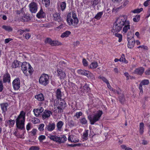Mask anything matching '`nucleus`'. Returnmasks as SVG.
I'll list each match as a JSON object with an SVG mask.
<instances>
[{
    "instance_id": "nucleus-51",
    "label": "nucleus",
    "mask_w": 150,
    "mask_h": 150,
    "mask_svg": "<svg viewBox=\"0 0 150 150\" xmlns=\"http://www.w3.org/2000/svg\"><path fill=\"white\" fill-rule=\"evenodd\" d=\"M73 136L70 135L69 136V137L68 138V139L69 141H71V142H76V141H75L73 139L72 137Z\"/></svg>"
},
{
    "instance_id": "nucleus-32",
    "label": "nucleus",
    "mask_w": 150,
    "mask_h": 150,
    "mask_svg": "<svg viewBox=\"0 0 150 150\" xmlns=\"http://www.w3.org/2000/svg\"><path fill=\"white\" fill-rule=\"evenodd\" d=\"M56 96L57 98H61L62 96L61 92L59 89H57L56 92Z\"/></svg>"
},
{
    "instance_id": "nucleus-19",
    "label": "nucleus",
    "mask_w": 150,
    "mask_h": 150,
    "mask_svg": "<svg viewBox=\"0 0 150 150\" xmlns=\"http://www.w3.org/2000/svg\"><path fill=\"white\" fill-rule=\"evenodd\" d=\"M0 106L3 113H4V114L7 111V108L8 106V104L7 103H3L1 104Z\"/></svg>"
},
{
    "instance_id": "nucleus-9",
    "label": "nucleus",
    "mask_w": 150,
    "mask_h": 150,
    "mask_svg": "<svg viewBox=\"0 0 150 150\" xmlns=\"http://www.w3.org/2000/svg\"><path fill=\"white\" fill-rule=\"evenodd\" d=\"M127 16L126 15H122L119 16L117 19L116 21L119 22V23L123 26L125 24L126 22L129 21L127 20Z\"/></svg>"
},
{
    "instance_id": "nucleus-15",
    "label": "nucleus",
    "mask_w": 150,
    "mask_h": 150,
    "mask_svg": "<svg viewBox=\"0 0 150 150\" xmlns=\"http://www.w3.org/2000/svg\"><path fill=\"white\" fill-rule=\"evenodd\" d=\"M43 108L41 107H40L38 109H35L33 110V112L35 115L37 117L39 116L40 113H42L43 111Z\"/></svg>"
},
{
    "instance_id": "nucleus-57",
    "label": "nucleus",
    "mask_w": 150,
    "mask_h": 150,
    "mask_svg": "<svg viewBox=\"0 0 150 150\" xmlns=\"http://www.w3.org/2000/svg\"><path fill=\"white\" fill-rule=\"evenodd\" d=\"M2 28L8 31H9V27L8 26L3 25L2 26Z\"/></svg>"
},
{
    "instance_id": "nucleus-55",
    "label": "nucleus",
    "mask_w": 150,
    "mask_h": 150,
    "mask_svg": "<svg viewBox=\"0 0 150 150\" xmlns=\"http://www.w3.org/2000/svg\"><path fill=\"white\" fill-rule=\"evenodd\" d=\"M31 123L30 122L28 123L26 127V128L27 130L29 131L30 129L31 128Z\"/></svg>"
},
{
    "instance_id": "nucleus-16",
    "label": "nucleus",
    "mask_w": 150,
    "mask_h": 150,
    "mask_svg": "<svg viewBox=\"0 0 150 150\" xmlns=\"http://www.w3.org/2000/svg\"><path fill=\"white\" fill-rule=\"evenodd\" d=\"M52 113L50 111L45 110L42 113V117L43 119L47 118L50 117V114Z\"/></svg>"
},
{
    "instance_id": "nucleus-23",
    "label": "nucleus",
    "mask_w": 150,
    "mask_h": 150,
    "mask_svg": "<svg viewBox=\"0 0 150 150\" xmlns=\"http://www.w3.org/2000/svg\"><path fill=\"white\" fill-rule=\"evenodd\" d=\"M21 65V63L19 61L16 60H15L12 63L11 67L13 68H16L20 67Z\"/></svg>"
},
{
    "instance_id": "nucleus-26",
    "label": "nucleus",
    "mask_w": 150,
    "mask_h": 150,
    "mask_svg": "<svg viewBox=\"0 0 150 150\" xmlns=\"http://www.w3.org/2000/svg\"><path fill=\"white\" fill-rule=\"evenodd\" d=\"M59 137L58 142L59 143H63L67 140V138L64 135Z\"/></svg>"
},
{
    "instance_id": "nucleus-24",
    "label": "nucleus",
    "mask_w": 150,
    "mask_h": 150,
    "mask_svg": "<svg viewBox=\"0 0 150 150\" xmlns=\"http://www.w3.org/2000/svg\"><path fill=\"white\" fill-rule=\"evenodd\" d=\"M35 98L39 101H42L44 100L43 95L42 93L39 94L35 96Z\"/></svg>"
},
{
    "instance_id": "nucleus-62",
    "label": "nucleus",
    "mask_w": 150,
    "mask_h": 150,
    "mask_svg": "<svg viewBox=\"0 0 150 150\" xmlns=\"http://www.w3.org/2000/svg\"><path fill=\"white\" fill-rule=\"evenodd\" d=\"M25 37L26 39H28L30 38V35L29 33H27L25 34Z\"/></svg>"
},
{
    "instance_id": "nucleus-4",
    "label": "nucleus",
    "mask_w": 150,
    "mask_h": 150,
    "mask_svg": "<svg viewBox=\"0 0 150 150\" xmlns=\"http://www.w3.org/2000/svg\"><path fill=\"white\" fill-rule=\"evenodd\" d=\"M39 82L40 84L46 86L49 83L48 75L45 74H42L40 78Z\"/></svg>"
},
{
    "instance_id": "nucleus-41",
    "label": "nucleus",
    "mask_w": 150,
    "mask_h": 150,
    "mask_svg": "<svg viewBox=\"0 0 150 150\" xmlns=\"http://www.w3.org/2000/svg\"><path fill=\"white\" fill-rule=\"evenodd\" d=\"M61 43L57 40H52V45L51 46H56L61 45Z\"/></svg>"
},
{
    "instance_id": "nucleus-40",
    "label": "nucleus",
    "mask_w": 150,
    "mask_h": 150,
    "mask_svg": "<svg viewBox=\"0 0 150 150\" xmlns=\"http://www.w3.org/2000/svg\"><path fill=\"white\" fill-rule=\"evenodd\" d=\"M149 83V81L148 80H144L142 81L140 83V84L142 85H147Z\"/></svg>"
},
{
    "instance_id": "nucleus-2",
    "label": "nucleus",
    "mask_w": 150,
    "mask_h": 150,
    "mask_svg": "<svg viewBox=\"0 0 150 150\" xmlns=\"http://www.w3.org/2000/svg\"><path fill=\"white\" fill-rule=\"evenodd\" d=\"M22 70L23 73L26 76L29 75H31L33 71V69L32 68L31 65L29 63L26 62H23L21 64Z\"/></svg>"
},
{
    "instance_id": "nucleus-29",
    "label": "nucleus",
    "mask_w": 150,
    "mask_h": 150,
    "mask_svg": "<svg viewBox=\"0 0 150 150\" xmlns=\"http://www.w3.org/2000/svg\"><path fill=\"white\" fill-rule=\"evenodd\" d=\"M77 72L79 74L86 76V75H87V73H88V71L85 70L80 69L78 70Z\"/></svg>"
},
{
    "instance_id": "nucleus-39",
    "label": "nucleus",
    "mask_w": 150,
    "mask_h": 150,
    "mask_svg": "<svg viewBox=\"0 0 150 150\" xmlns=\"http://www.w3.org/2000/svg\"><path fill=\"white\" fill-rule=\"evenodd\" d=\"M87 75L86 76L87 77L90 78L91 79H93L94 78V76L91 73V72L88 71V73H87Z\"/></svg>"
},
{
    "instance_id": "nucleus-12",
    "label": "nucleus",
    "mask_w": 150,
    "mask_h": 150,
    "mask_svg": "<svg viewBox=\"0 0 150 150\" xmlns=\"http://www.w3.org/2000/svg\"><path fill=\"white\" fill-rule=\"evenodd\" d=\"M55 127V123L50 122L48 125H46L45 129H47L48 131H51L54 129Z\"/></svg>"
},
{
    "instance_id": "nucleus-17",
    "label": "nucleus",
    "mask_w": 150,
    "mask_h": 150,
    "mask_svg": "<svg viewBox=\"0 0 150 150\" xmlns=\"http://www.w3.org/2000/svg\"><path fill=\"white\" fill-rule=\"evenodd\" d=\"M45 16V13L44 12L42 8L41 7L40 10L37 13L36 16L39 18H44Z\"/></svg>"
},
{
    "instance_id": "nucleus-59",
    "label": "nucleus",
    "mask_w": 150,
    "mask_h": 150,
    "mask_svg": "<svg viewBox=\"0 0 150 150\" xmlns=\"http://www.w3.org/2000/svg\"><path fill=\"white\" fill-rule=\"evenodd\" d=\"M98 3V0H93V5L94 6L97 5Z\"/></svg>"
},
{
    "instance_id": "nucleus-58",
    "label": "nucleus",
    "mask_w": 150,
    "mask_h": 150,
    "mask_svg": "<svg viewBox=\"0 0 150 150\" xmlns=\"http://www.w3.org/2000/svg\"><path fill=\"white\" fill-rule=\"evenodd\" d=\"M3 88L2 82L1 80H0V92H1Z\"/></svg>"
},
{
    "instance_id": "nucleus-6",
    "label": "nucleus",
    "mask_w": 150,
    "mask_h": 150,
    "mask_svg": "<svg viewBox=\"0 0 150 150\" xmlns=\"http://www.w3.org/2000/svg\"><path fill=\"white\" fill-rule=\"evenodd\" d=\"M123 25L116 21L113 25L112 32L113 33L115 32H118L121 30Z\"/></svg>"
},
{
    "instance_id": "nucleus-44",
    "label": "nucleus",
    "mask_w": 150,
    "mask_h": 150,
    "mask_svg": "<svg viewBox=\"0 0 150 150\" xmlns=\"http://www.w3.org/2000/svg\"><path fill=\"white\" fill-rule=\"evenodd\" d=\"M83 113L82 112L80 111L79 112H77L75 115H74V117H76L77 119H78L80 118V116H81L82 115Z\"/></svg>"
},
{
    "instance_id": "nucleus-1",
    "label": "nucleus",
    "mask_w": 150,
    "mask_h": 150,
    "mask_svg": "<svg viewBox=\"0 0 150 150\" xmlns=\"http://www.w3.org/2000/svg\"><path fill=\"white\" fill-rule=\"evenodd\" d=\"M25 113L23 111L21 112L20 113L16 119L17 127L21 130L25 129Z\"/></svg>"
},
{
    "instance_id": "nucleus-13",
    "label": "nucleus",
    "mask_w": 150,
    "mask_h": 150,
    "mask_svg": "<svg viewBox=\"0 0 150 150\" xmlns=\"http://www.w3.org/2000/svg\"><path fill=\"white\" fill-rule=\"evenodd\" d=\"M58 76L59 77L61 80H63L66 77V75L65 72L61 69L57 70Z\"/></svg>"
},
{
    "instance_id": "nucleus-25",
    "label": "nucleus",
    "mask_w": 150,
    "mask_h": 150,
    "mask_svg": "<svg viewBox=\"0 0 150 150\" xmlns=\"http://www.w3.org/2000/svg\"><path fill=\"white\" fill-rule=\"evenodd\" d=\"M58 6H59L61 8L62 11H63L65 9L66 7V3L65 2H59L58 3Z\"/></svg>"
},
{
    "instance_id": "nucleus-47",
    "label": "nucleus",
    "mask_w": 150,
    "mask_h": 150,
    "mask_svg": "<svg viewBox=\"0 0 150 150\" xmlns=\"http://www.w3.org/2000/svg\"><path fill=\"white\" fill-rule=\"evenodd\" d=\"M83 87L84 90L86 91V92L89 91L90 90V88L89 87L88 85L87 84L85 85Z\"/></svg>"
},
{
    "instance_id": "nucleus-43",
    "label": "nucleus",
    "mask_w": 150,
    "mask_h": 150,
    "mask_svg": "<svg viewBox=\"0 0 150 150\" xmlns=\"http://www.w3.org/2000/svg\"><path fill=\"white\" fill-rule=\"evenodd\" d=\"M140 16L137 15H136L133 19V21L135 22H138L139 20Z\"/></svg>"
},
{
    "instance_id": "nucleus-20",
    "label": "nucleus",
    "mask_w": 150,
    "mask_h": 150,
    "mask_svg": "<svg viewBox=\"0 0 150 150\" xmlns=\"http://www.w3.org/2000/svg\"><path fill=\"white\" fill-rule=\"evenodd\" d=\"M130 23L129 21L127 22L125 24L124 27L123 28V31L124 33H126L127 32L128 30L130 28Z\"/></svg>"
},
{
    "instance_id": "nucleus-45",
    "label": "nucleus",
    "mask_w": 150,
    "mask_h": 150,
    "mask_svg": "<svg viewBox=\"0 0 150 150\" xmlns=\"http://www.w3.org/2000/svg\"><path fill=\"white\" fill-rule=\"evenodd\" d=\"M98 78L100 79L103 81L105 83L107 84L109 82L108 81L105 77L103 76H99L98 77Z\"/></svg>"
},
{
    "instance_id": "nucleus-38",
    "label": "nucleus",
    "mask_w": 150,
    "mask_h": 150,
    "mask_svg": "<svg viewBox=\"0 0 150 150\" xmlns=\"http://www.w3.org/2000/svg\"><path fill=\"white\" fill-rule=\"evenodd\" d=\"M98 63L97 62H92L90 65L91 68L95 69L98 66Z\"/></svg>"
},
{
    "instance_id": "nucleus-31",
    "label": "nucleus",
    "mask_w": 150,
    "mask_h": 150,
    "mask_svg": "<svg viewBox=\"0 0 150 150\" xmlns=\"http://www.w3.org/2000/svg\"><path fill=\"white\" fill-rule=\"evenodd\" d=\"M42 2L46 7H48L50 5V0H42Z\"/></svg>"
},
{
    "instance_id": "nucleus-18",
    "label": "nucleus",
    "mask_w": 150,
    "mask_h": 150,
    "mask_svg": "<svg viewBox=\"0 0 150 150\" xmlns=\"http://www.w3.org/2000/svg\"><path fill=\"white\" fill-rule=\"evenodd\" d=\"M53 17L54 20L56 21L59 22L61 21V18L59 14L58 13H55L53 14Z\"/></svg>"
},
{
    "instance_id": "nucleus-7",
    "label": "nucleus",
    "mask_w": 150,
    "mask_h": 150,
    "mask_svg": "<svg viewBox=\"0 0 150 150\" xmlns=\"http://www.w3.org/2000/svg\"><path fill=\"white\" fill-rule=\"evenodd\" d=\"M128 40V47L129 48H132L133 47L135 44V41L133 37V35L131 34V37H129V34H128V37L127 38Z\"/></svg>"
},
{
    "instance_id": "nucleus-61",
    "label": "nucleus",
    "mask_w": 150,
    "mask_h": 150,
    "mask_svg": "<svg viewBox=\"0 0 150 150\" xmlns=\"http://www.w3.org/2000/svg\"><path fill=\"white\" fill-rule=\"evenodd\" d=\"M72 18L74 19H78L76 17V14L74 13H72Z\"/></svg>"
},
{
    "instance_id": "nucleus-28",
    "label": "nucleus",
    "mask_w": 150,
    "mask_h": 150,
    "mask_svg": "<svg viewBox=\"0 0 150 150\" xmlns=\"http://www.w3.org/2000/svg\"><path fill=\"white\" fill-rule=\"evenodd\" d=\"M144 125L143 122L140 123L139 125V133L141 134H142L144 132Z\"/></svg>"
},
{
    "instance_id": "nucleus-63",
    "label": "nucleus",
    "mask_w": 150,
    "mask_h": 150,
    "mask_svg": "<svg viewBox=\"0 0 150 150\" xmlns=\"http://www.w3.org/2000/svg\"><path fill=\"white\" fill-rule=\"evenodd\" d=\"M11 117L12 118V119L14 120L16 118V113H13V114H12L11 116Z\"/></svg>"
},
{
    "instance_id": "nucleus-8",
    "label": "nucleus",
    "mask_w": 150,
    "mask_h": 150,
    "mask_svg": "<svg viewBox=\"0 0 150 150\" xmlns=\"http://www.w3.org/2000/svg\"><path fill=\"white\" fill-rule=\"evenodd\" d=\"M38 6L37 4L34 2L31 3L29 5L30 11L32 13H36L38 10Z\"/></svg>"
},
{
    "instance_id": "nucleus-30",
    "label": "nucleus",
    "mask_w": 150,
    "mask_h": 150,
    "mask_svg": "<svg viewBox=\"0 0 150 150\" xmlns=\"http://www.w3.org/2000/svg\"><path fill=\"white\" fill-rule=\"evenodd\" d=\"M71 34V32L69 31H66L63 33L61 36V37L64 38V37H68Z\"/></svg>"
},
{
    "instance_id": "nucleus-60",
    "label": "nucleus",
    "mask_w": 150,
    "mask_h": 150,
    "mask_svg": "<svg viewBox=\"0 0 150 150\" xmlns=\"http://www.w3.org/2000/svg\"><path fill=\"white\" fill-rule=\"evenodd\" d=\"M138 48H142L144 50H147V47L144 45H141L138 46L137 47Z\"/></svg>"
},
{
    "instance_id": "nucleus-3",
    "label": "nucleus",
    "mask_w": 150,
    "mask_h": 150,
    "mask_svg": "<svg viewBox=\"0 0 150 150\" xmlns=\"http://www.w3.org/2000/svg\"><path fill=\"white\" fill-rule=\"evenodd\" d=\"M102 113V111L99 110L97 113L94 114L93 116L91 115H89L88 116V118L90 121L91 124L93 125L96 122L98 121Z\"/></svg>"
},
{
    "instance_id": "nucleus-11",
    "label": "nucleus",
    "mask_w": 150,
    "mask_h": 150,
    "mask_svg": "<svg viewBox=\"0 0 150 150\" xmlns=\"http://www.w3.org/2000/svg\"><path fill=\"white\" fill-rule=\"evenodd\" d=\"M13 86L15 90H18L20 87V81L18 78L14 80L13 82Z\"/></svg>"
},
{
    "instance_id": "nucleus-49",
    "label": "nucleus",
    "mask_w": 150,
    "mask_h": 150,
    "mask_svg": "<svg viewBox=\"0 0 150 150\" xmlns=\"http://www.w3.org/2000/svg\"><path fill=\"white\" fill-rule=\"evenodd\" d=\"M26 31H29V30L27 29L25 30L20 29L18 30V32L20 34V35H22L23 33Z\"/></svg>"
},
{
    "instance_id": "nucleus-21",
    "label": "nucleus",
    "mask_w": 150,
    "mask_h": 150,
    "mask_svg": "<svg viewBox=\"0 0 150 150\" xmlns=\"http://www.w3.org/2000/svg\"><path fill=\"white\" fill-rule=\"evenodd\" d=\"M79 122L82 125H87L88 121L85 117H82L79 119Z\"/></svg>"
},
{
    "instance_id": "nucleus-53",
    "label": "nucleus",
    "mask_w": 150,
    "mask_h": 150,
    "mask_svg": "<svg viewBox=\"0 0 150 150\" xmlns=\"http://www.w3.org/2000/svg\"><path fill=\"white\" fill-rule=\"evenodd\" d=\"M139 88L140 90L139 94H142L143 93V91L142 89V86L140 84L139 86Z\"/></svg>"
},
{
    "instance_id": "nucleus-27",
    "label": "nucleus",
    "mask_w": 150,
    "mask_h": 150,
    "mask_svg": "<svg viewBox=\"0 0 150 150\" xmlns=\"http://www.w3.org/2000/svg\"><path fill=\"white\" fill-rule=\"evenodd\" d=\"M64 123L61 121H59L57 124V127L58 130L61 131Z\"/></svg>"
},
{
    "instance_id": "nucleus-56",
    "label": "nucleus",
    "mask_w": 150,
    "mask_h": 150,
    "mask_svg": "<svg viewBox=\"0 0 150 150\" xmlns=\"http://www.w3.org/2000/svg\"><path fill=\"white\" fill-rule=\"evenodd\" d=\"M83 65L85 66H87L88 65V62L86 60L83 59Z\"/></svg>"
},
{
    "instance_id": "nucleus-5",
    "label": "nucleus",
    "mask_w": 150,
    "mask_h": 150,
    "mask_svg": "<svg viewBox=\"0 0 150 150\" xmlns=\"http://www.w3.org/2000/svg\"><path fill=\"white\" fill-rule=\"evenodd\" d=\"M67 21L69 25L70 26H75L78 23V19H74L71 17V13H69L67 15Z\"/></svg>"
},
{
    "instance_id": "nucleus-54",
    "label": "nucleus",
    "mask_w": 150,
    "mask_h": 150,
    "mask_svg": "<svg viewBox=\"0 0 150 150\" xmlns=\"http://www.w3.org/2000/svg\"><path fill=\"white\" fill-rule=\"evenodd\" d=\"M45 139V137L44 135H41L39 136V140L41 141Z\"/></svg>"
},
{
    "instance_id": "nucleus-42",
    "label": "nucleus",
    "mask_w": 150,
    "mask_h": 150,
    "mask_svg": "<svg viewBox=\"0 0 150 150\" xmlns=\"http://www.w3.org/2000/svg\"><path fill=\"white\" fill-rule=\"evenodd\" d=\"M115 36L116 37H118L119 38V42H121L122 40V35L118 33H115Z\"/></svg>"
},
{
    "instance_id": "nucleus-36",
    "label": "nucleus",
    "mask_w": 150,
    "mask_h": 150,
    "mask_svg": "<svg viewBox=\"0 0 150 150\" xmlns=\"http://www.w3.org/2000/svg\"><path fill=\"white\" fill-rule=\"evenodd\" d=\"M52 40L49 38H46L45 41V44L48 43L51 45H52Z\"/></svg>"
},
{
    "instance_id": "nucleus-46",
    "label": "nucleus",
    "mask_w": 150,
    "mask_h": 150,
    "mask_svg": "<svg viewBox=\"0 0 150 150\" xmlns=\"http://www.w3.org/2000/svg\"><path fill=\"white\" fill-rule=\"evenodd\" d=\"M143 10L142 8H141L139 9L138 8L134 10L133 12L134 13H139L140 12L142 11Z\"/></svg>"
},
{
    "instance_id": "nucleus-14",
    "label": "nucleus",
    "mask_w": 150,
    "mask_h": 150,
    "mask_svg": "<svg viewBox=\"0 0 150 150\" xmlns=\"http://www.w3.org/2000/svg\"><path fill=\"white\" fill-rule=\"evenodd\" d=\"M144 69L143 67H140L136 69L133 73L138 75H142L144 72Z\"/></svg>"
},
{
    "instance_id": "nucleus-52",
    "label": "nucleus",
    "mask_w": 150,
    "mask_h": 150,
    "mask_svg": "<svg viewBox=\"0 0 150 150\" xmlns=\"http://www.w3.org/2000/svg\"><path fill=\"white\" fill-rule=\"evenodd\" d=\"M44 126V124H40L39 126V127L38 128L39 130L40 131H43L44 129L43 127Z\"/></svg>"
},
{
    "instance_id": "nucleus-35",
    "label": "nucleus",
    "mask_w": 150,
    "mask_h": 150,
    "mask_svg": "<svg viewBox=\"0 0 150 150\" xmlns=\"http://www.w3.org/2000/svg\"><path fill=\"white\" fill-rule=\"evenodd\" d=\"M68 125L71 127H73L76 125V123L73 120H71L68 122Z\"/></svg>"
},
{
    "instance_id": "nucleus-33",
    "label": "nucleus",
    "mask_w": 150,
    "mask_h": 150,
    "mask_svg": "<svg viewBox=\"0 0 150 150\" xmlns=\"http://www.w3.org/2000/svg\"><path fill=\"white\" fill-rule=\"evenodd\" d=\"M103 12H100L98 13L95 16L94 18L97 19L99 20L101 18V17L103 14Z\"/></svg>"
},
{
    "instance_id": "nucleus-64",
    "label": "nucleus",
    "mask_w": 150,
    "mask_h": 150,
    "mask_svg": "<svg viewBox=\"0 0 150 150\" xmlns=\"http://www.w3.org/2000/svg\"><path fill=\"white\" fill-rule=\"evenodd\" d=\"M145 73L146 75H150V69H149L147 70H146L145 71Z\"/></svg>"
},
{
    "instance_id": "nucleus-50",
    "label": "nucleus",
    "mask_w": 150,
    "mask_h": 150,
    "mask_svg": "<svg viewBox=\"0 0 150 150\" xmlns=\"http://www.w3.org/2000/svg\"><path fill=\"white\" fill-rule=\"evenodd\" d=\"M39 148L37 146H33L29 149V150H38Z\"/></svg>"
},
{
    "instance_id": "nucleus-34",
    "label": "nucleus",
    "mask_w": 150,
    "mask_h": 150,
    "mask_svg": "<svg viewBox=\"0 0 150 150\" xmlns=\"http://www.w3.org/2000/svg\"><path fill=\"white\" fill-rule=\"evenodd\" d=\"M119 61L120 62H124L125 63L128 62L127 61L125 57V55L124 54H122L121 57L119 59Z\"/></svg>"
},
{
    "instance_id": "nucleus-22",
    "label": "nucleus",
    "mask_w": 150,
    "mask_h": 150,
    "mask_svg": "<svg viewBox=\"0 0 150 150\" xmlns=\"http://www.w3.org/2000/svg\"><path fill=\"white\" fill-rule=\"evenodd\" d=\"M3 81L4 83L9 82V74L7 72L4 74L3 77Z\"/></svg>"
},
{
    "instance_id": "nucleus-10",
    "label": "nucleus",
    "mask_w": 150,
    "mask_h": 150,
    "mask_svg": "<svg viewBox=\"0 0 150 150\" xmlns=\"http://www.w3.org/2000/svg\"><path fill=\"white\" fill-rule=\"evenodd\" d=\"M66 104L65 102L63 101L62 102L59 101L58 103L56 105L57 108L59 110L58 112L61 113L66 106Z\"/></svg>"
},
{
    "instance_id": "nucleus-37",
    "label": "nucleus",
    "mask_w": 150,
    "mask_h": 150,
    "mask_svg": "<svg viewBox=\"0 0 150 150\" xmlns=\"http://www.w3.org/2000/svg\"><path fill=\"white\" fill-rule=\"evenodd\" d=\"M88 130H86L85 132H84L83 134V139L86 140L87 139V137L88 135Z\"/></svg>"
},
{
    "instance_id": "nucleus-48",
    "label": "nucleus",
    "mask_w": 150,
    "mask_h": 150,
    "mask_svg": "<svg viewBox=\"0 0 150 150\" xmlns=\"http://www.w3.org/2000/svg\"><path fill=\"white\" fill-rule=\"evenodd\" d=\"M119 99L120 102L121 103H123L125 100L124 96L123 95L120 96L119 97Z\"/></svg>"
}]
</instances>
